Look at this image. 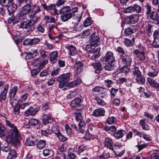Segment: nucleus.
<instances>
[{
    "label": "nucleus",
    "mask_w": 159,
    "mask_h": 159,
    "mask_svg": "<svg viewBox=\"0 0 159 159\" xmlns=\"http://www.w3.org/2000/svg\"><path fill=\"white\" fill-rule=\"evenodd\" d=\"M68 50L69 54L70 55H74L77 53L75 47L72 45H70L66 47Z\"/></svg>",
    "instance_id": "nucleus-28"
},
{
    "label": "nucleus",
    "mask_w": 159,
    "mask_h": 159,
    "mask_svg": "<svg viewBox=\"0 0 159 159\" xmlns=\"http://www.w3.org/2000/svg\"><path fill=\"white\" fill-rule=\"evenodd\" d=\"M106 65L105 66V69L107 70L110 71L114 69V66L112 65V63H103Z\"/></svg>",
    "instance_id": "nucleus-59"
},
{
    "label": "nucleus",
    "mask_w": 159,
    "mask_h": 159,
    "mask_svg": "<svg viewBox=\"0 0 159 159\" xmlns=\"http://www.w3.org/2000/svg\"><path fill=\"white\" fill-rule=\"evenodd\" d=\"M133 8H134V11H135L137 13H139L141 12L142 10V7L140 6L137 4L133 5Z\"/></svg>",
    "instance_id": "nucleus-50"
},
{
    "label": "nucleus",
    "mask_w": 159,
    "mask_h": 159,
    "mask_svg": "<svg viewBox=\"0 0 159 159\" xmlns=\"http://www.w3.org/2000/svg\"><path fill=\"white\" fill-rule=\"evenodd\" d=\"M146 32L148 35L151 34L152 32L153 31V26L150 25L149 24L146 26Z\"/></svg>",
    "instance_id": "nucleus-44"
},
{
    "label": "nucleus",
    "mask_w": 159,
    "mask_h": 159,
    "mask_svg": "<svg viewBox=\"0 0 159 159\" xmlns=\"http://www.w3.org/2000/svg\"><path fill=\"white\" fill-rule=\"evenodd\" d=\"M104 83L105 85L108 88L111 87L113 84L112 81L109 79L105 80H104Z\"/></svg>",
    "instance_id": "nucleus-58"
},
{
    "label": "nucleus",
    "mask_w": 159,
    "mask_h": 159,
    "mask_svg": "<svg viewBox=\"0 0 159 159\" xmlns=\"http://www.w3.org/2000/svg\"><path fill=\"white\" fill-rule=\"evenodd\" d=\"M44 19L47 22L51 23L56 22L55 18L51 16H45Z\"/></svg>",
    "instance_id": "nucleus-47"
},
{
    "label": "nucleus",
    "mask_w": 159,
    "mask_h": 159,
    "mask_svg": "<svg viewBox=\"0 0 159 159\" xmlns=\"http://www.w3.org/2000/svg\"><path fill=\"white\" fill-rule=\"evenodd\" d=\"M147 80L148 82L151 86L156 88L157 91H159V83L154 80L152 79L150 77H148Z\"/></svg>",
    "instance_id": "nucleus-18"
},
{
    "label": "nucleus",
    "mask_w": 159,
    "mask_h": 159,
    "mask_svg": "<svg viewBox=\"0 0 159 159\" xmlns=\"http://www.w3.org/2000/svg\"><path fill=\"white\" fill-rule=\"evenodd\" d=\"M41 9L39 6L34 5L31 7V11L29 13L28 16L29 18H32L37 21L38 18L35 15L40 11Z\"/></svg>",
    "instance_id": "nucleus-4"
},
{
    "label": "nucleus",
    "mask_w": 159,
    "mask_h": 159,
    "mask_svg": "<svg viewBox=\"0 0 159 159\" xmlns=\"http://www.w3.org/2000/svg\"><path fill=\"white\" fill-rule=\"evenodd\" d=\"M43 122L44 124H47L53 121V119L51 115L48 114H43Z\"/></svg>",
    "instance_id": "nucleus-19"
},
{
    "label": "nucleus",
    "mask_w": 159,
    "mask_h": 159,
    "mask_svg": "<svg viewBox=\"0 0 159 159\" xmlns=\"http://www.w3.org/2000/svg\"><path fill=\"white\" fill-rule=\"evenodd\" d=\"M17 154L15 150H12L7 157V159H14L16 157Z\"/></svg>",
    "instance_id": "nucleus-43"
},
{
    "label": "nucleus",
    "mask_w": 159,
    "mask_h": 159,
    "mask_svg": "<svg viewBox=\"0 0 159 159\" xmlns=\"http://www.w3.org/2000/svg\"><path fill=\"white\" fill-rule=\"evenodd\" d=\"M93 99L94 101H96L97 104L99 105L103 106L106 105V102L103 100L97 97H95Z\"/></svg>",
    "instance_id": "nucleus-37"
},
{
    "label": "nucleus",
    "mask_w": 159,
    "mask_h": 159,
    "mask_svg": "<svg viewBox=\"0 0 159 159\" xmlns=\"http://www.w3.org/2000/svg\"><path fill=\"white\" fill-rule=\"evenodd\" d=\"M148 146V145L147 143H144L142 144L139 145L138 144L135 147H137L138 149V151L139 152L142 150L143 149L147 148Z\"/></svg>",
    "instance_id": "nucleus-60"
},
{
    "label": "nucleus",
    "mask_w": 159,
    "mask_h": 159,
    "mask_svg": "<svg viewBox=\"0 0 159 159\" xmlns=\"http://www.w3.org/2000/svg\"><path fill=\"white\" fill-rule=\"evenodd\" d=\"M13 0H0V4L4 7L7 6Z\"/></svg>",
    "instance_id": "nucleus-48"
},
{
    "label": "nucleus",
    "mask_w": 159,
    "mask_h": 159,
    "mask_svg": "<svg viewBox=\"0 0 159 159\" xmlns=\"http://www.w3.org/2000/svg\"><path fill=\"white\" fill-rule=\"evenodd\" d=\"M28 94L25 93L22 94L18 101L19 102H24L25 101L27 98Z\"/></svg>",
    "instance_id": "nucleus-54"
},
{
    "label": "nucleus",
    "mask_w": 159,
    "mask_h": 159,
    "mask_svg": "<svg viewBox=\"0 0 159 159\" xmlns=\"http://www.w3.org/2000/svg\"><path fill=\"white\" fill-rule=\"evenodd\" d=\"M139 122L143 129L145 130H150V129L148 125H145V119L140 120Z\"/></svg>",
    "instance_id": "nucleus-40"
},
{
    "label": "nucleus",
    "mask_w": 159,
    "mask_h": 159,
    "mask_svg": "<svg viewBox=\"0 0 159 159\" xmlns=\"http://www.w3.org/2000/svg\"><path fill=\"white\" fill-rule=\"evenodd\" d=\"M35 140V137L30 136L26 139L25 144L26 145L28 146H33L34 145Z\"/></svg>",
    "instance_id": "nucleus-29"
},
{
    "label": "nucleus",
    "mask_w": 159,
    "mask_h": 159,
    "mask_svg": "<svg viewBox=\"0 0 159 159\" xmlns=\"http://www.w3.org/2000/svg\"><path fill=\"white\" fill-rule=\"evenodd\" d=\"M38 111V109L37 108H34L30 107L26 110L24 113V115L26 116H28L30 115H35Z\"/></svg>",
    "instance_id": "nucleus-17"
},
{
    "label": "nucleus",
    "mask_w": 159,
    "mask_h": 159,
    "mask_svg": "<svg viewBox=\"0 0 159 159\" xmlns=\"http://www.w3.org/2000/svg\"><path fill=\"white\" fill-rule=\"evenodd\" d=\"M81 80L80 78H77L76 80L69 82L66 84V87L69 88H74L79 85L81 82Z\"/></svg>",
    "instance_id": "nucleus-21"
},
{
    "label": "nucleus",
    "mask_w": 159,
    "mask_h": 159,
    "mask_svg": "<svg viewBox=\"0 0 159 159\" xmlns=\"http://www.w3.org/2000/svg\"><path fill=\"white\" fill-rule=\"evenodd\" d=\"M31 6L30 4H27L22 8L20 12L17 13V17L19 20H21L26 17V15L31 11Z\"/></svg>",
    "instance_id": "nucleus-2"
},
{
    "label": "nucleus",
    "mask_w": 159,
    "mask_h": 159,
    "mask_svg": "<svg viewBox=\"0 0 159 159\" xmlns=\"http://www.w3.org/2000/svg\"><path fill=\"white\" fill-rule=\"evenodd\" d=\"M82 25L79 23L74 24L73 30L74 31H79L82 30Z\"/></svg>",
    "instance_id": "nucleus-52"
},
{
    "label": "nucleus",
    "mask_w": 159,
    "mask_h": 159,
    "mask_svg": "<svg viewBox=\"0 0 159 159\" xmlns=\"http://www.w3.org/2000/svg\"><path fill=\"white\" fill-rule=\"evenodd\" d=\"M81 102V100L79 98H75L72 100L70 103V105L73 110H75L77 107L78 106Z\"/></svg>",
    "instance_id": "nucleus-20"
},
{
    "label": "nucleus",
    "mask_w": 159,
    "mask_h": 159,
    "mask_svg": "<svg viewBox=\"0 0 159 159\" xmlns=\"http://www.w3.org/2000/svg\"><path fill=\"white\" fill-rule=\"evenodd\" d=\"M132 72L134 77L135 79L137 77L141 75V73L139 70V67H134L132 70Z\"/></svg>",
    "instance_id": "nucleus-34"
},
{
    "label": "nucleus",
    "mask_w": 159,
    "mask_h": 159,
    "mask_svg": "<svg viewBox=\"0 0 159 159\" xmlns=\"http://www.w3.org/2000/svg\"><path fill=\"white\" fill-rule=\"evenodd\" d=\"M9 87V85L8 84L5 85L3 90L0 94V101L2 102V100L5 101L7 100V93L8 91Z\"/></svg>",
    "instance_id": "nucleus-9"
},
{
    "label": "nucleus",
    "mask_w": 159,
    "mask_h": 159,
    "mask_svg": "<svg viewBox=\"0 0 159 159\" xmlns=\"http://www.w3.org/2000/svg\"><path fill=\"white\" fill-rule=\"evenodd\" d=\"M55 159H66V157L64 154L61 153L58 154V155L55 157Z\"/></svg>",
    "instance_id": "nucleus-64"
},
{
    "label": "nucleus",
    "mask_w": 159,
    "mask_h": 159,
    "mask_svg": "<svg viewBox=\"0 0 159 159\" xmlns=\"http://www.w3.org/2000/svg\"><path fill=\"white\" fill-rule=\"evenodd\" d=\"M20 134L19 130L16 127L11 129H9L8 135L7 139V141L10 143H14L16 140L19 139Z\"/></svg>",
    "instance_id": "nucleus-1"
},
{
    "label": "nucleus",
    "mask_w": 159,
    "mask_h": 159,
    "mask_svg": "<svg viewBox=\"0 0 159 159\" xmlns=\"http://www.w3.org/2000/svg\"><path fill=\"white\" fill-rule=\"evenodd\" d=\"M30 20H28L25 21L21 22L19 27L20 28L23 29H28L34 25L37 21L34 20L32 18H30Z\"/></svg>",
    "instance_id": "nucleus-6"
},
{
    "label": "nucleus",
    "mask_w": 159,
    "mask_h": 159,
    "mask_svg": "<svg viewBox=\"0 0 159 159\" xmlns=\"http://www.w3.org/2000/svg\"><path fill=\"white\" fill-rule=\"evenodd\" d=\"M39 120L34 119H32L29 120V123L30 125L33 126H36L39 124Z\"/></svg>",
    "instance_id": "nucleus-49"
},
{
    "label": "nucleus",
    "mask_w": 159,
    "mask_h": 159,
    "mask_svg": "<svg viewBox=\"0 0 159 159\" xmlns=\"http://www.w3.org/2000/svg\"><path fill=\"white\" fill-rule=\"evenodd\" d=\"M99 56L98 48L96 49H92L89 51V57L91 59L93 60H95Z\"/></svg>",
    "instance_id": "nucleus-13"
},
{
    "label": "nucleus",
    "mask_w": 159,
    "mask_h": 159,
    "mask_svg": "<svg viewBox=\"0 0 159 159\" xmlns=\"http://www.w3.org/2000/svg\"><path fill=\"white\" fill-rule=\"evenodd\" d=\"M135 38L134 37H130V39L125 38V45L129 47L131 46L134 42Z\"/></svg>",
    "instance_id": "nucleus-32"
},
{
    "label": "nucleus",
    "mask_w": 159,
    "mask_h": 159,
    "mask_svg": "<svg viewBox=\"0 0 159 159\" xmlns=\"http://www.w3.org/2000/svg\"><path fill=\"white\" fill-rule=\"evenodd\" d=\"M92 66L96 70V73H98L99 72H97V71H100L102 69L101 65L99 62L95 63L92 64Z\"/></svg>",
    "instance_id": "nucleus-41"
},
{
    "label": "nucleus",
    "mask_w": 159,
    "mask_h": 159,
    "mask_svg": "<svg viewBox=\"0 0 159 159\" xmlns=\"http://www.w3.org/2000/svg\"><path fill=\"white\" fill-rule=\"evenodd\" d=\"M148 17L153 20V23L156 25L159 24V21L157 19V13L155 12H152L150 14H149Z\"/></svg>",
    "instance_id": "nucleus-22"
},
{
    "label": "nucleus",
    "mask_w": 159,
    "mask_h": 159,
    "mask_svg": "<svg viewBox=\"0 0 159 159\" xmlns=\"http://www.w3.org/2000/svg\"><path fill=\"white\" fill-rule=\"evenodd\" d=\"M58 56V52L57 51H54L50 54V60L52 63L55 62Z\"/></svg>",
    "instance_id": "nucleus-27"
},
{
    "label": "nucleus",
    "mask_w": 159,
    "mask_h": 159,
    "mask_svg": "<svg viewBox=\"0 0 159 159\" xmlns=\"http://www.w3.org/2000/svg\"><path fill=\"white\" fill-rule=\"evenodd\" d=\"M83 64L80 61L75 62L74 64L75 71L77 75L80 74L83 70Z\"/></svg>",
    "instance_id": "nucleus-10"
},
{
    "label": "nucleus",
    "mask_w": 159,
    "mask_h": 159,
    "mask_svg": "<svg viewBox=\"0 0 159 159\" xmlns=\"http://www.w3.org/2000/svg\"><path fill=\"white\" fill-rule=\"evenodd\" d=\"M115 60L113 53L110 51H108L105 56L101 58V61L103 63H112Z\"/></svg>",
    "instance_id": "nucleus-5"
},
{
    "label": "nucleus",
    "mask_w": 159,
    "mask_h": 159,
    "mask_svg": "<svg viewBox=\"0 0 159 159\" xmlns=\"http://www.w3.org/2000/svg\"><path fill=\"white\" fill-rule=\"evenodd\" d=\"M82 113V111L81 110H77L74 113L76 120L78 121L81 120L82 119V117L81 116Z\"/></svg>",
    "instance_id": "nucleus-35"
},
{
    "label": "nucleus",
    "mask_w": 159,
    "mask_h": 159,
    "mask_svg": "<svg viewBox=\"0 0 159 159\" xmlns=\"http://www.w3.org/2000/svg\"><path fill=\"white\" fill-rule=\"evenodd\" d=\"M105 111L102 108H99L94 110L92 113V115L95 117L104 116Z\"/></svg>",
    "instance_id": "nucleus-16"
},
{
    "label": "nucleus",
    "mask_w": 159,
    "mask_h": 159,
    "mask_svg": "<svg viewBox=\"0 0 159 159\" xmlns=\"http://www.w3.org/2000/svg\"><path fill=\"white\" fill-rule=\"evenodd\" d=\"M48 61L47 60H43L41 62L39 65L38 69L39 70L43 68L45 66L47 63Z\"/></svg>",
    "instance_id": "nucleus-57"
},
{
    "label": "nucleus",
    "mask_w": 159,
    "mask_h": 159,
    "mask_svg": "<svg viewBox=\"0 0 159 159\" xmlns=\"http://www.w3.org/2000/svg\"><path fill=\"white\" fill-rule=\"evenodd\" d=\"M46 142L44 140H40L37 143V146L40 149H42L45 146Z\"/></svg>",
    "instance_id": "nucleus-45"
},
{
    "label": "nucleus",
    "mask_w": 159,
    "mask_h": 159,
    "mask_svg": "<svg viewBox=\"0 0 159 159\" xmlns=\"http://www.w3.org/2000/svg\"><path fill=\"white\" fill-rule=\"evenodd\" d=\"M124 33L126 35H130L134 33V30L130 27H128L125 30Z\"/></svg>",
    "instance_id": "nucleus-56"
},
{
    "label": "nucleus",
    "mask_w": 159,
    "mask_h": 159,
    "mask_svg": "<svg viewBox=\"0 0 159 159\" xmlns=\"http://www.w3.org/2000/svg\"><path fill=\"white\" fill-rule=\"evenodd\" d=\"M125 133V132L124 130L120 129L118 130L116 132L114 133L113 134V135L115 138L117 139H119L122 137Z\"/></svg>",
    "instance_id": "nucleus-26"
},
{
    "label": "nucleus",
    "mask_w": 159,
    "mask_h": 159,
    "mask_svg": "<svg viewBox=\"0 0 159 159\" xmlns=\"http://www.w3.org/2000/svg\"><path fill=\"white\" fill-rule=\"evenodd\" d=\"M128 18L131 23L134 24L136 23L139 20V15L138 14L131 15Z\"/></svg>",
    "instance_id": "nucleus-31"
},
{
    "label": "nucleus",
    "mask_w": 159,
    "mask_h": 159,
    "mask_svg": "<svg viewBox=\"0 0 159 159\" xmlns=\"http://www.w3.org/2000/svg\"><path fill=\"white\" fill-rule=\"evenodd\" d=\"M104 144L105 147L108 148L110 150H113V142L111 139L107 137L105 139Z\"/></svg>",
    "instance_id": "nucleus-25"
},
{
    "label": "nucleus",
    "mask_w": 159,
    "mask_h": 159,
    "mask_svg": "<svg viewBox=\"0 0 159 159\" xmlns=\"http://www.w3.org/2000/svg\"><path fill=\"white\" fill-rule=\"evenodd\" d=\"M120 57L122 62L125 65L127 66L131 65L132 62V59L130 57V56L124 54L121 55Z\"/></svg>",
    "instance_id": "nucleus-8"
},
{
    "label": "nucleus",
    "mask_w": 159,
    "mask_h": 159,
    "mask_svg": "<svg viewBox=\"0 0 159 159\" xmlns=\"http://www.w3.org/2000/svg\"><path fill=\"white\" fill-rule=\"evenodd\" d=\"M91 31L90 29H88L84 31L83 33L79 34V36L82 38H85L88 36L90 34Z\"/></svg>",
    "instance_id": "nucleus-39"
},
{
    "label": "nucleus",
    "mask_w": 159,
    "mask_h": 159,
    "mask_svg": "<svg viewBox=\"0 0 159 159\" xmlns=\"http://www.w3.org/2000/svg\"><path fill=\"white\" fill-rule=\"evenodd\" d=\"M93 21L90 17L87 18L84 21L83 26L87 27L93 23Z\"/></svg>",
    "instance_id": "nucleus-38"
},
{
    "label": "nucleus",
    "mask_w": 159,
    "mask_h": 159,
    "mask_svg": "<svg viewBox=\"0 0 159 159\" xmlns=\"http://www.w3.org/2000/svg\"><path fill=\"white\" fill-rule=\"evenodd\" d=\"M133 5L127 7L123 10V12L125 13H131L134 12Z\"/></svg>",
    "instance_id": "nucleus-42"
},
{
    "label": "nucleus",
    "mask_w": 159,
    "mask_h": 159,
    "mask_svg": "<svg viewBox=\"0 0 159 159\" xmlns=\"http://www.w3.org/2000/svg\"><path fill=\"white\" fill-rule=\"evenodd\" d=\"M116 118L114 116H111L109 117L106 121L107 123L108 124H111L114 123L116 121Z\"/></svg>",
    "instance_id": "nucleus-51"
},
{
    "label": "nucleus",
    "mask_w": 159,
    "mask_h": 159,
    "mask_svg": "<svg viewBox=\"0 0 159 159\" xmlns=\"http://www.w3.org/2000/svg\"><path fill=\"white\" fill-rule=\"evenodd\" d=\"M158 73L157 69H154L151 68L149 69V71L148 72L147 75L150 77L153 78L157 75Z\"/></svg>",
    "instance_id": "nucleus-30"
},
{
    "label": "nucleus",
    "mask_w": 159,
    "mask_h": 159,
    "mask_svg": "<svg viewBox=\"0 0 159 159\" xmlns=\"http://www.w3.org/2000/svg\"><path fill=\"white\" fill-rule=\"evenodd\" d=\"M7 133V129L2 125L0 124V137L4 136Z\"/></svg>",
    "instance_id": "nucleus-33"
},
{
    "label": "nucleus",
    "mask_w": 159,
    "mask_h": 159,
    "mask_svg": "<svg viewBox=\"0 0 159 159\" xmlns=\"http://www.w3.org/2000/svg\"><path fill=\"white\" fill-rule=\"evenodd\" d=\"M18 89V88L17 86H14L9 92V97L10 98L9 102L12 105H13V104L12 99L16 95Z\"/></svg>",
    "instance_id": "nucleus-14"
},
{
    "label": "nucleus",
    "mask_w": 159,
    "mask_h": 159,
    "mask_svg": "<svg viewBox=\"0 0 159 159\" xmlns=\"http://www.w3.org/2000/svg\"><path fill=\"white\" fill-rule=\"evenodd\" d=\"M78 10V8L76 7H73L71 9H70V8L69 7V11L70 13V14H71L72 17L73 16H74L75 14H76L75 13L77 12Z\"/></svg>",
    "instance_id": "nucleus-61"
},
{
    "label": "nucleus",
    "mask_w": 159,
    "mask_h": 159,
    "mask_svg": "<svg viewBox=\"0 0 159 159\" xmlns=\"http://www.w3.org/2000/svg\"><path fill=\"white\" fill-rule=\"evenodd\" d=\"M73 16V17L71 19L72 23L73 24H75L79 23L81 18V14L76 13Z\"/></svg>",
    "instance_id": "nucleus-24"
},
{
    "label": "nucleus",
    "mask_w": 159,
    "mask_h": 159,
    "mask_svg": "<svg viewBox=\"0 0 159 159\" xmlns=\"http://www.w3.org/2000/svg\"><path fill=\"white\" fill-rule=\"evenodd\" d=\"M42 5L44 9L47 11H51L53 15L55 16L58 15L56 8V5L55 4H51L48 6H47L45 4H42Z\"/></svg>",
    "instance_id": "nucleus-7"
},
{
    "label": "nucleus",
    "mask_w": 159,
    "mask_h": 159,
    "mask_svg": "<svg viewBox=\"0 0 159 159\" xmlns=\"http://www.w3.org/2000/svg\"><path fill=\"white\" fill-rule=\"evenodd\" d=\"M42 60V59L40 58H35L34 60L33 61H32V63L34 66H38Z\"/></svg>",
    "instance_id": "nucleus-53"
},
{
    "label": "nucleus",
    "mask_w": 159,
    "mask_h": 159,
    "mask_svg": "<svg viewBox=\"0 0 159 159\" xmlns=\"http://www.w3.org/2000/svg\"><path fill=\"white\" fill-rule=\"evenodd\" d=\"M60 12L61 15V19L63 22L68 20L72 17L69 11V7H63L60 10Z\"/></svg>",
    "instance_id": "nucleus-3"
},
{
    "label": "nucleus",
    "mask_w": 159,
    "mask_h": 159,
    "mask_svg": "<svg viewBox=\"0 0 159 159\" xmlns=\"http://www.w3.org/2000/svg\"><path fill=\"white\" fill-rule=\"evenodd\" d=\"M137 83L139 84H143L145 82L144 77L141 75L135 78Z\"/></svg>",
    "instance_id": "nucleus-36"
},
{
    "label": "nucleus",
    "mask_w": 159,
    "mask_h": 159,
    "mask_svg": "<svg viewBox=\"0 0 159 159\" xmlns=\"http://www.w3.org/2000/svg\"><path fill=\"white\" fill-rule=\"evenodd\" d=\"M7 7L8 12L10 14L14 13L17 8V5L13 2L12 1H11V2L10 3Z\"/></svg>",
    "instance_id": "nucleus-23"
},
{
    "label": "nucleus",
    "mask_w": 159,
    "mask_h": 159,
    "mask_svg": "<svg viewBox=\"0 0 159 159\" xmlns=\"http://www.w3.org/2000/svg\"><path fill=\"white\" fill-rule=\"evenodd\" d=\"M39 52L41 56L43 58H46L48 55V52L43 50H40Z\"/></svg>",
    "instance_id": "nucleus-62"
},
{
    "label": "nucleus",
    "mask_w": 159,
    "mask_h": 159,
    "mask_svg": "<svg viewBox=\"0 0 159 159\" xmlns=\"http://www.w3.org/2000/svg\"><path fill=\"white\" fill-rule=\"evenodd\" d=\"M20 107L18 103L16 104L13 107V113L15 115H17L20 113Z\"/></svg>",
    "instance_id": "nucleus-46"
},
{
    "label": "nucleus",
    "mask_w": 159,
    "mask_h": 159,
    "mask_svg": "<svg viewBox=\"0 0 159 159\" xmlns=\"http://www.w3.org/2000/svg\"><path fill=\"white\" fill-rule=\"evenodd\" d=\"M133 52L139 60L143 61L145 59V56L144 51H140L138 49H136L134 50Z\"/></svg>",
    "instance_id": "nucleus-15"
},
{
    "label": "nucleus",
    "mask_w": 159,
    "mask_h": 159,
    "mask_svg": "<svg viewBox=\"0 0 159 159\" xmlns=\"http://www.w3.org/2000/svg\"><path fill=\"white\" fill-rule=\"evenodd\" d=\"M99 40V38L98 34L94 33L91 35L90 39V45L92 46H94L97 44Z\"/></svg>",
    "instance_id": "nucleus-11"
},
{
    "label": "nucleus",
    "mask_w": 159,
    "mask_h": 159,
    "mask_svg": "<svg viewBox=\"0 0 159 159\" xmlns=\"http://www.w3.org/2000/svg\"><path fill=\"white\" fill-rule=\"evenodd\" d=\"M70 75L69 73L61 75L58 77L57 80L59 82L67 83L69 80Z\"/></svg>",
    "instance_id": "nucleus-12"
},
{
    "label": "nucleus",
    "mask_w": 159,
    "mask_h": 159,
    "mask_svg": "<svg viewBox=\"0 0 159 159\" xmlns=\"http://www.w3.org/2000/svg\"><path fill=\"white\" fill-rule=\"evenodd\" d=\"M49 72V71L48 69H46L43 70L42 71H41L40 74L39 75L40 77H43L46 76L48 74Z\"/></svg>",
    "instance_id": "nucleus-63"
},
{
    "label": "nucleus",
    "mask_w": 159,
    "mask_h": 159,
    "mask_svg": "<svg viewBox=\"0 0 159 159\" xmlns=\"http://www.w3.org/2000/svg\"><path fill=\"white\" fill-rule=\"evenodd\" d=\"M6 125L10 129H13L16 127L13 123L7 120H6Z\"/></svg>",
    "instance_id": "nucleus-55"
}]
</instances>
